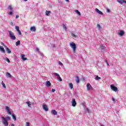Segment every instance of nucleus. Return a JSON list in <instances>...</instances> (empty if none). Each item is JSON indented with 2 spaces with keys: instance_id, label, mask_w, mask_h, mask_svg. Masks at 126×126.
Instances as JSON below:
<instances>
[{
  "instance_id": "nucleus-1",
  "label": "nucleus",
  "mask_w": 126,
  "mask_h": 126,
  "mask_svg": "<svg viewBox=\"0 0 126 126\" xmlns=\"http://www.w3.org/2000/svg\"><path fill=\"white\" fill-rule=\"evenodd\" d=\"M70 47L72 49L73 52L75 53V51H76V44L74 42H70L69 43Z\"/></svg>"
},
{
  "instance_id": "nucleus-2",
  "label": "nucleus",
  "mask_w": 126,
  "mask_h": 126,
  "mask_svg": "<svg viewBox=\"0 0 126 126\" xmlns=\"http://www.w3.org/2000/svg\"><path fill=\"white\" fill-rule=\"evenodd\" d=\"M9 35L10 39L11 40H16V37H15V35H14V33L11 32V31H9Z\"/></svg>"
},
{
  "instance_id": "nucleus-3",
  "label": "nucleus",
  "mask_w": 126,
  "mask_h": 126,
  "mask_svg": "<svg viewBox=\"0 0 126 126\" xmlns=\"http://www.w3.org/2000/svg\"><path fill=\"white\" fill-rule=\"evenodd\" d=\"M8 9L10 10V12L8 13L9 15H12L13 12V7H12V5H9L8 6Z\"/></svg>"
},
{
  "instance_id": "nucleus-4",
  "label": "nucleus",
  "mask_w": 126,
  "mask_h": 126,
  "mask_svg": "<svg viewBox=\"0 0 126 126\" xmlns=\"http://www.w3.org/2000/svg\"><path fill=\"white\" fill-rule=\"evenodd\" d=\"M2 123L5 126H8V122H7V120H6V118L4 117H2Z\"/></svg>"
},
{
  "instance_id": "nucleus-5",
  "label": "nucleus",
  "mask_w": 126,
  "mask_h": 126,
  "mask_svg": "<svg viewBox=\"0 0 126 126\" xmlns=\"http://www.w3.org/2000/svg\"><path fill=\"white\" fill-rule=\"evenodd\" d=\"M110 88L113 90V91H114L115 92H117V91H118V88L113 85H111Z\"/></svg>"
},
{
  "instance_id": "nucleus-6",
  "label": "nucleus",
  "mask_w": 126,
  "mask_h": 126,
  "mask_svg": "<svg viewBox=\"0 0 126 126\" xmlns=\"http://www.w3.org/2000/svg\"><path fill=\"white\" fill-rule=\"evenodd\" d=\"M72 107H75L77 105L76 101H75V99H73L71 102Z\"/></svg>"
},
{
  "instance_id": "nucleus-7",
  "label": "nucleus",
  "mask_w": 126,
  "mask_h": 126,
  "mask_svg": "<svg viewBox=\"0 0 126 126\" xmlns=\"http://www.w3.org/2000/svg\"><path fill=\"white\" fill-rule=\"evenodd\" d=\"M87 90H92V89H93L92 86H91V85L90 83L87 84Z\"/></svg>"
},
{
  "instance_id": "nucleus-8",
  "label": "nucleus",
  "mask_w": 126,
  "mask_h": 126,
  "mask_svg": "<svg viewBox=\"0 0 126 126\" xmlns=\"http://www.w3.org/2000/svg\"><path fill=\"white\" fill-rule=\"evenodd\" d=\"M54 75L56 76H57V78L59 79V81H63V79L60 76V75L58 74L57 73H54Z\"/></svg>"
},
{
  "instance_id": "nucleus-9",
  "label": "nucleus",
  "mask_w": 126,
  "mask_h": 126,
  "mask_svg": "<svg viewBox=\"0 0 126 126\" xmlns=\"http://www.w3.org/2000/svg\"><path fill=\"white\" fill-rule=\"evenodd\" d=\"M43 110H45L46 111H49V108H48V106L46 104L43 105Z\"/></svg>"
},
{
  "instance_id": "nucleus-10",
  "label": "nucleus",
  "mask_w": 126,
  "mask_h": 126,
  "mask_svg": "<svg viewBox=\"0 0 126 126\" xmlns=\"http://www.w3.org/2000/svg\"><path fill=\"white\" fill-rule=\"evenodd\" d=\"M5 110L8 113V115H11V112L9 110V107L8 106H6Z\"/></svg>"
},
{
  "instance_id": "nucleus-11",
  "label": "nucleus",
  "mask_w": 126,
  "mask_h": 126,
  "mask_svg": "<svg viewBox=\"0 0 126 126\" xmlns=\"http://www.w3.org/2000/svg\"><path fill=\"white\" fill-rule=\"evenodd\" d=\"M95 11L99 14H100L101 15H103V12H102V11L98 9V8H95Z\"/></svg>"
},
{
  "instance_id": "nucleus-12",
  "label": "nucleus",
  "mask_w": 126,
  "mask_h": 126,
  "mask_svg": "<svg viewBox=\"0 0 126 126\" xmlns=\"http://www.w3.org/2000/svg\"><path fill=\"white\" fill-rule=\"evenodd\" d=\"M0 51L2 53H5V50H4V48L2 46H0Z\"/></svg>"
},
{
  "instance_id": "nucleus-13",
  "label": "nucleus",
  "mask_w": 126,
  "mask_h": 126,
  "mask_svg": "<svg viewBox=\"0 0 126 126\" xmlns=\"http://www.w3.org/2000/svg\"><path fill=\"white\" fill-rule=\"evenodd\" d=\"M51 84V82L49 81H46V86H47V87H50Z\"/></svg>"
},
{
  "instance_id": "nucleus-14",
  "label": "nucleus",
  "mask_w": 126,
  "mask_h": 126,
  "mask_svg": "<svg viewBox=\"0 0 126 126\" xmlns=\"http://www.w3.org/2000/svg\"><path fill=\"white\" fill-rule=\"evenodd\" d=\"M124 34H125V32L124 31H121L120 32L118 33V34L120 36H124Z\"/></svg>"
},
{
  "instance_id": "nucleus-15",
  "label": "nucleus",
  "mask_w": 126,
  "mask_h": 126,
  "mask_svg": "<svg viewBox=\"0 0 126 126\" xmlns=\"http://www.w3.org/2000/svg\"><path fill=\"white\" fill-rule=\"evenodd\" d=\"M52 114H53V115H54V116H56V115H58V112L56 111V110H53L51 111Z\"/></svg>"
},
{
  "instance_id": "nucleus-16",
  "label": "nucleus",
  "mask_w": 126,
  "mask_h": 126,
  "mask_svg": "<svg viewBox=\"0 0 126 126\" xmlns=\"http://www.w3.org/2000/svg\"><path fill=\"white\" fill-rule=\"evenodd\" d=\"M5 74L8 78L11 77V74H10V73H9V72H6Z\"/></svg>"
},
{
  "instance_id": "nucleus-17",
  "label": "nucleus",
  "mask_w": 126,
  "mask_h": 126,
  "mask_svg": "<svg viewBox=\"0 0 126 126\" xmlns=\"http://www.w3.org/2000/svg\"><path fill=\"white\" fill-rule=\"evenodd\" d=\"M24 57H25V55L24 54H22V55H21L22 59L23 61H26V60H27V58H25Z\"/></svg>"
},
{
  "instance_id": "nucleus-18",
  "label": "nucleus",
  "mask_w": 126,
  "mask_h": 126,
  "mask_svg": "<svg viewBox=\"0 0 126 126\" xmlns=\"http://www.w3.org/2000/svg\"><path fill=\"white\" fill-rule=\"evenodd\" d=\"M31 31H33L35 32L36 31V28L35 27H32L31 28Z\"/></svg>"
},
{
  "instance_id": "nucleus-19",
  "label": "nucleus",
  "mask_w": 126,
  "mask_h": 126,
  "mask_svg": "<svg viewBox=\"0 0 126 126\" xmlns=\"http://www.w3.org/2000/svg\"><path fill=\"white\" fill-rule=\"evenodd\" d=\"M6 51L7 54H11V51L10 50V49H9V48H7Z\"/></svg>"
},
{
  "instance_id": "nucleus-20",
  "label": "nucleus",
  "mask_w": 126,
  "mask_h": 126,
  "mask_svg": "<svg viewBox=\"0 0 126 126\" xmlns=\"http://www.w3.org/2000/svg\"><path fill=\"white\" fill-rule=\"evenodd\" d=\"M50 13H51V11H46L45 14L46 15H47V16H49V15H50Z\"/></svg>"
},
{
  "instance_id": "nucleus-21",
  "label": "nucleus",
  "mask_w": 126,
  "mask_h": 126,
  "mask_svg": "<svg viewBox=\"0 0 126 126\" xmlns=\"http://www.w3.org/2000/svg\"><path fill=\"white\" fill-rule=\"evenodd\" d=\"M75 12L77 13V15H79V16L81 15V13H80V12H79L78 10H75Z\"/></svg>"
},
{
  "instance_id": "nucleus-22",
  "label": "nucleus",
  "mask_w": 126,
  "mask_h": 126,
  "mask_svg": "<svg viewBox=\"0 0 126 126\" xmlns=\"http://www.w3.org/2000/svg\"><path fill=\"white\" fill-rule=\"evenodd\" d=\"M79 77L78 76H76V83H79Z\"/></svg>"
},
{
  "instance_id": "nucleus-23",
  "label": "nucleus",
  "mask_w": 126,
  "mask_h": 126,
  "mask_svg": "<svg viewBox=\"0 0 126 126\" xmlns=\"http://www.w3.org/2000/svg\"><path fill=\"white\" fill-rule=\"evenodd\" d=\"M69 87L70 88V89H72V88H73V85L72 84V83H69Z\"/></svg>"
},
{
  "instance_id": "nucleus-24",
  "label": "nucleus",
  "mask_w": 126,
  "mask_h": 126,
  "mask_svg": "<svg viewBox=\"0 0 126 126\" xmlns=\"http://www.w3.org/2000/svg\"><path fill=\"white\" fill-rule=\"evenodd\" d=\"M26 104H27V105H28V107H31V105H32V104H31L30 101H27Z\"/></svg>"
},
{
  "instance_id": "nucleus-25",
  "label": "nucleus",
  "mask_w": 126,
  "mask_h": 126,
  "mask_svg": "<svg viewBox=\"0 0 126 126\" xmlns=\"http://www.w3.org/2000/svg\"><path fill=\"white\" fill-rule=\"evenodd\" d=\"M12 118L14 120V121H16V117L15 116V115L14 114H12Z\"/></svg>"
},
{
  "instance_id": "nucleus-26",
  "label": "nucleus",
  "mask_w": 126,
  "mask_h": 126,
  "mask_svg": "<svg viewBox=\"0 0 126 126\" xmlns=\"http://www.w3.org/2000/svg\"><path fill=\"white\" fill-rule=\"evenodd\" d=\"M95 80H99V79H101V77H99L97 75L95 78Z\"/></svg>"
},
{
  "instance_id": "nucleus-27",
  "label": "nucleus",
  "mask_w": 126,
  "mask_h": 126,
  "mask_svg": "<svg viewBox=\"0 0 126 126\" xmlns=\"http://www.w3.org/2000/svg\"><path fill=\"white\" fill-rule=\"evenodd\" d=\"M1 83H2V85L3 86V87H4V88H6V86H5V84L4 83H3V81H2L1 82Z\"/></svg>"
},
{
  "instance_id": "nucleus-28",
  "label": "nucleus",
  "mask_w": 126,
  "mask_h": 126,
  "mask_svg": "<svg viewBox=\"0 0 126 126\" xmlns=\"http://www.w3.org/2000/svg\"><path fill=\"white\" fill-rule=\"evenodd\" d=\"M20 45V41L18 40L17 42H16V46H19Z\"/></svg>"
},
{
  "instance_id": "nucleus-29",
  "label": "nucleus",
  "mask_w": 126,
  "mask_h": 126,
  "mask_svg": "<svg viewBox=\"0 0 126 126\" xmlns=\"http://www.w3.org/2000/svg\"><path fill=\"white\" fill-rule=\"evenodd\" d=\"M15 29H16V30L17 31H19V27H18V26H16L15 27Z\"/></svg>"
},
{
  "instance_id": "nucleus-30",
  "label": "nucleus",
  "mask_w": 126,
  "mask_h": 126,
  "mask_svg": "<svg viewBox=\"0 0 126 126\" xmlns=\"http://www.w3.org/2000/svg\"><path fill=\"white\" fill-rule=\"evenodd\" d=\"M17 32L19 33V35H20V36H21V35H22V33H21L20 30L18 31Z\"/></svg>"
},
{
  "instance_id": "nucleus-31",
  "label": "nucleus",
  "mask_w": 126,
  "mask_h": 126,
  "mask_svg": "<svg viewBox=\"0 0 126 126\" xmlns=\"http://www.w3.org/2000/svg\"><path fill=\"white\" fill-rule=\"evenodd\" d=\"M63 28H64V29H65V30H66L67 28L66 27H65V26L64 25V24L63 25Z\"/></svg>"
},
{
  "instance_id": "nucleus-32",
  "label": "nucleus",
  "mask_w": 126,
  "mask_h": 126,
  "mask_svg": "<svg viewBox=\"0 0 126 126\" xmlns=\"http://www.w3.org/2000/svg\"><path fill=\"white\" fill-rule=\"evenodd\" d=\"M59 64H60V65H61V66H63V64L62 63V62H61V61L59 62Z\"/></svg>"
},
{
  "instance_id": "nucleus-33",
  "label": "nucleus",
  "mask_w": 126,
  "mask_h": 126,
  "mask_svg": "<svg viewBox=\"0 0 126 126\" xmlns=\"http://www.w3.org/2000/svg\"><path fill=\"white\" fill-rule=\"evenodd\" d=\"M30 126V123L29 122H27L26 126Z\"/></svg>"
},
{
  "instance_id": "nucleus-34",
  "label": "nucleus",
  "mask_w": 126,
  "mask_h": 126,
  "mask_svg": "<svg viewBox=\"0 0 126 126\" xmlns=\"http://www.w3.org/2000/svg\"><path fill=\"white\" fill-rule=\"evenodd\" d=\"M100 48L101 50H103V49H104V46H103V45H100Z\"/></svg>"
},
{
  "instance_id": "nucleus-35",
  "label": "nucleus",
  "mask_w": 126,
  "mask_h": 126,
  "mask_svg": "<svg viewBox=\"0 0 126 126\" xmlns=\"http://www.w3.org/2000/svg\"><path fill=\"white\" fill-rule=\"evenodd\" d=\"M6 62H7V63H10V60H9V59L8 58H7L6 59Z\"/></svg>"
},
{
  "instance_id": "nucleus-36",
  "label": "nucleus",
  "mask_w": 126,
  "mask_h": 126,
  "mask_svg": "<svg viewBox=\"0 0 126 126\" xmlns=\"http://www.w3.org/2000/svg\"><path fill=\"white\" fill-rule=\"evenodd\" d=\"M6 119H7V120H8V121H10V117H6Z\"/></svg>"
},
{
  "instance_id": "nucleus-37",
  "label": "nucleus",
  "mask_w": 126,
  "mask_h": 126,
  "mask_svg": "<svg viewBox=\"0 0 126 126\" xmlns=\"http://www.w3.org/2000/svg\"><path fill=\"white\" fill-rule=\"evenodd\" d=\"M97 27H99V28L101 29V26H100V24H97Z\"/></svg>"
},
{
  "instance_id": "nucleus-38",
  "label": "nucleus",
  "mask_w": 126,
  "mask_h": 126,
  "mask_svg": "<svg viewBox=\"0 0 126 126\" xmlns=\"http://www.w3.org/2000/svg\"><path fill=\"white\" fill-rule=\"evenodd\" d=\"M72 36L73 37H74V38H75V37H76V35H75V34H73V33H72Z\"/></svg>"
},
{
  "instance_id": "nucleus-39",
  "label": "nucleus",
  "mask_w": 126,
  "mask_h": 126,
  "mask_svg": "<svg viewBox=\"0 0 126 126\" xmlns=\"http://www.w3.org/2000/svg\"><path fill=\"white\" fill-rule=\"evenodd\" d=\"M10 25H11V26H13V23L10 22Z\"/></svg>"
},
{
  "instance_id": "nucleus-40",
  "label": "nucleus",
  "mask_w": 126,
  "mask_h": 126,
  "mask_svg": "<svg viewBox=\"0 0 126 126\" xmlns=\"http://www.w3.org/2000/svg\"><path fill=\"white\" fill-rule=\"evenodd\" d=\"M1 45H2V46H4V47H5V45H4V44L2 42H1Z\"/></svg>"
},
{
  "instance_id": "nucleus-41",
  "label": "nucleus",
  "mask_w": 126,
  "mask_h": 126,
  "mask_svg": "<svg viewBox=\"0 0 126 126\" xmlns=\"http://www.w3.org/2000/svg\"><path fill=\"white\" fill-rule=\"evenodd\" d=\"M55 91H56V90H55V89H53L52 90V92H55Z\"/></svg>"
},
{
  "instance_id": "nucleus-42",
  "label": "nucleus",
  "mask_w": 126,
  "mask_h": 126,
  "mask_svg": "<svg viewBox=\"0 0 126 126\" xmlns=\"http://www.w3.org/2000/svg\"><path fill=\"white\" fill-rule=\"evenodd\" d=\"M19 18V16H18V15H16V18Z\"/></svg>"
},
{
  "instance_id": "nucleus-43",
  "label": "nucleus",
  "mask_w": 126,
  "mask_h": 126,
  "mask_svg": "<svg viewBox=\"0 0 126 126\" xmlns=\"http://www.w3.org/2000/svg\"><path fill=\"white\" fill-rule=\"evenodd\" d=\"M36 51H37V52L39 51V48H36Z\"/></svg>"
},
{
  "instance_id": "nucleus-44",
  "label": "nucleus",
  "mask_w": 126,
  "mask_h": 126,
  "mask_svg": "<svg viewBox=\"0 0 126 126\" xmlns=\"http://www.w3.org/2000/svg\"><path fill=\"white\" fill-rule=\"evenodd\" d=\"M107 12H110V9H107Z\"/></svg>"
},
{
  "instance_id": "nucleus-45",
  "label": "nucleus",
  "mask_w": 126,
  "mask_h": 126,
  "mask_svg": "<svg viewBox=\"0 0 126 126\" xmlns=\"http://www.w3.org/2000/svg\"><path fill=\"white\" fill-rule=\"evenodd\" d=\"M112 101H113L114 102H115V99L114 98V97L112 98Z\"/></svg>"
},
{
  "instance_id": "nucleus-46",
  "label": "nucleus",
  "mask_w": 126,
  "mask_h": 126,
  "mask_svg": "<svg viewBox=\"0 0 126 126\" xmlns=\"http://www.w3.org/2000/svg\"><path fill=\"white\" fill-rule=\"evenodd\" d=\"M65 1H67V2H68L69 1V0H65Z\"/></svg>"
},
{
  "instance_id": "nucleus-47",
  "label": "nucleus",
  "mask_w": 126,
  "mask_h": 126,
  "mask_svg": "<svg viewBox=\"0 0 126 126\" xmlns=\"http://www.w3.org/2000/svg\"><path fill=\"white\" fill-rule=\"evenodd\" d=\"M11 126H15V125L14 124H11Z\"/></svg>"
},
{
  "instance_id": "nucleus-48",
  "label": "nucleus",
  "mask_w": 126,
  "mask_h": 126,
  "mask_svg": "<svg viewBox=\"0 0 126 126\" xmlns=\"http://www.w3.org/2000/svg\"><path fill=\"white\" fill-rule=\"evenodd\" d=\"M105 62H106V63H108V61L105 60Z\"/></svg>"
},
{
  "instance_id": "nucleus-49",
  "label": "nucleus",
  "mask_w": 126,
  "mask_h": 126,
  "mask_svg": "<svg viewBox=\"0 0 126 126\" xmlns=\"http://www.w3.org/2000/svg\"><path fill=\"white\" fill-rule=\"evenodd\" d=\"M107 65H109V63H106Z\"/></svg>"
},
{
  "instance_id": "nucleus-50",
  "label": "nucleus",
  "mask_w": 126,
  "mask_h": 126,
  "mask_svg": "<svg viewBox=\"0 0 126 126\" xmlns=\"http://www.w3.org/2000/svg\"><path fill=\"white\" fill-rule=\"evenodd\" d=\"M25 0V1H27L28 0Z\"/></svg>"
}]
</instances>
